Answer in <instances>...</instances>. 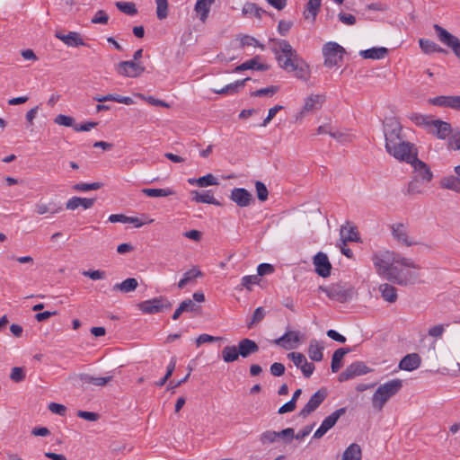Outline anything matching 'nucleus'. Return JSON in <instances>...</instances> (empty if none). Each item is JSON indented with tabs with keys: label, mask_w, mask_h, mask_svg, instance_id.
<instances>
[{
	"label": "nucleus",
	"mask_w": 460,
	"mask_h": 460,
	"mask_svg": "<svg viewBox=\"0 0 460 460\" xmlns=\"http://www.w3.org/2000/svg\"><path fill=\"white\" fill-rule=\"evenodd\" d=\"M271 51L280 68L290 73L293 72L298 79L307 80L309 67L305 60L297 54L290 43L286 40L270 39Z\"/></svg>",
	"instance_id": "1"
},
{
	"label": "nucleus",
	"mask_w": 460,
	"mask_h": 460,
	"mask_svg": "<svg viewBox=\"0 0 460 460\" xmlns=\"http://www.w3.org/2000/svg\"><path fill=\"white\" fill-rule=\"evenodd\" d=\"M372 261L376 273L386 280L387 277L390 276V272H392V269L396 266V263H401L402 266L408 268L420 269L413 260L390 251L374 253Z\"/></svg>",
	"instance_id": "2"
},
{
	"label": "nucleus",
	"mask_w": 460,
	"mask_h": 460,
	"mask_svg": "<svg viewBox=\"0 0 460 460\" xmlns=\"http://www.w3.org/2000/svg\"><path fill=\"white\" fill-rule=\"evenodd\" d=\"M402 387L401 379H393L381 385L372 396V406L377 411H382L387 401L395 395Z\"/></svg>",
	"instance_id": "3"
},
{
	"label": "nucleus",
	"mask_w": 460,
	"mask_h": 460,
	"mask_svg": "<svg viewBox=\"0 0 460 460\" xmlns=\"http://www.w3.org/2000/svg\"><path fill=\"white\" fill-rule=\"evenodd\" d=\"M386 152L400 162L410 164L417 155L418 149L414 144L402 139L385 148Z\"/></svg>",
	"instance_id": "4"
},
{
	"label": "nucleus",
	"mask_w": 460,
	"mask_h": 460,
	"mask_svg": "<svg viewBox=\"0 0 460 460\" xmlns=\"http://www.w3.org/2000/svg\"><path fill=\"white\" fill-rule=\"evenodd\" d=\"M411 268L402 266L401 263H396V266L392 269V272L389 274L390 276L387 277V280L400 286L414 284L419 278V274L415 271H411ZM412 269L415 270L414 268Z\"/></svg>",
	"instance_id": "5"
},
{
	"label": "nucleus",
	"mask_w": 460,
	"mask_h": 460,
	"mask_svg": "<svg viewBox=\"0 0 460 460\" xmlns=\"http://www.w3.org/2000/svg\"><path fill=\"white\" fill-rule=\"evenodd\" d=\"M402 127L398 119L394 117L386 118L384 121V135L385 148L403 139L402 135Z\"/></svg>",
	"instance_id": "6"
},
{
	"label": "nucleus",
	"mask_w": 460,
	"mask_h": 460,
	"mask_svg": "<svg viewBox=\"0 0 460 460\" xmlns=\"http://www.w3.org/2000/svg\"><path fill=\"white\" fill-rule=\"evenodd\" d=\"M172 302L165 296H160L137 305L138 309L146 314H158L172 308Z\"/></svg>",
	"instance_id": "7"
},
{
	"label": "nucleus",
	"mask_w": 460,
	"mask_h": 460,
	"mask_svg": "<svg viewBox=\"0 0 460 460\" xmlns=\"http://www.w3.org/2000/svg\"><path fill=\"white\" fill-rule=\"evenodd\" d=\"M345 49L336 42L329 41L323 47V55L324 57V66L332 67L338 66L342 60Z\"/></svg>",
	"instance_id": "8"
},
{
	"label": "nucleus",
	"mask_w": 460,
	"mask_h": 460,
	"mask_svg": "<svg viewBox=\"0 0 460 460\" xmlns=\"http://www.w3.org/2000/svg\"><path fill=\"white\" fill-rule=\"evenodd\" d=\"M319 289L323 291L326 296L339 303H346L353 296L354 291L352 288H346L341 284H333L330 287H319Z\"/></svg>",
	"instance_id": "9"
},
{
	"label": "nucleus",
	"mask_w": 460,
	"mask_h": 460,
	"mask_svg": "<svg viewBox=\"0 0 460 460\" xmlns=\"http://www.w3.org/2000/svg\"><path fill=\"white\" fill-rule=\"evenodd\" d=\"M433 28L438 40L448 47L460 61V40L438 24H434Z\"/></svg>",
	"instance_id": "10"
},
{
	"label": "nucleus",
	"mask_w": 460,
	"mask_h": 460,
	"mask_svg": "<svg viewBox=\"0 0 460 460\" xmlns=\"http://www.w3.org/2000/svg\"><path fill=\"white\" fill-rule=\"evenodd\" d=\"M115 70L119 75L135 78L144 73L145 66L135 60L120 61L116 65Z\"/></svg>",
	"instance_id": "11"
},
{
	"label": "nucleus",
	"mask_w": 460,
	"mask_h": 460,
	"mask_svg": "<svg viewBox=\"0 0 460 460\" xmlns=\"http://www.w3.org/2000/svg\"><path fill=\"white\" fill-rule=\"evenodd\" d=\"M279 438H282L286 443L290 442L294 438V429L287 428L281 431L266 430L260 436V442L262 445L272 444Z\"/></svg>",
	"instance_id": "12"
},
{
	"label": "nucleus",
	"mask_w": 460,
	"mask_h": 460,
	"mask_svg": "<svg viewBox=\"0 0 460 460\" xmlns=\"http://www.w3.org/2000/svg\"><path fill=\"white\" fill-rule=\"evenodd\" d=\"M370 368L362 361H356L349 365L339 376V382H345L356 376L369 373Z\"/></svg>",
	"instance_id": "13"
},
{
	"label": "nucleus",
	"mask_w": 460,
	"mask_h": 460,
	"mask_svg": "<svg viewBox=\"0 0 460 460\" xmlns=\"http://www.w3.org/2000/svg\"><path fill=\"white\" fill-rule=\"evenodd\" d=\"M346 412V408H340L334 411L332 414L327 416L320 425V427L314 433L313 438L315 439L321 438L328 430H330L338 421V420Z\"/></svg>",
	"instance_id": "14"
},
{
	"label": "nucleus",
	"mask_w": 460,
	"mask_h": 460,
	"mask_svg": "<svg viewBox=\"0 0 460 460\" xmlns=\"http://www.w3.org/2000/svg\"><path fill=\"white\" fill-rule=\"evenodd\" d=\"M391 232L394 239L407 246L411 247L416 245L418 243L412 240L409 235L408 227L403 223H395L391 226Z\"/></svg>",
	"instance_id": "15"
},
{
	"label": "nucleus",
	"mask_w": 460,
	"mask_h": 460,
	"mask_svg": "<svg viewBox=\"0 0 460 460\" xmlns=\"http://www.w3.org/2000/svg\"><path fill=\"white\" fill-rule=\"evenodd\" d=\"M415 172V176L423 183H429L433 179V172L429 166L418 158V155L410 163Z\"/></svg>",
	"instance_id": "16"
},
{
	"label": "nucleus",
	"mask_w": 460,
	"mask_h": 460,
	"mask_svg": "<svg viewBox=\"0 0 460 460\" xmlns=\"http://www.w3.org/2000/svg\"><path fill=\"white\" fill-rule=\"evenodd\" d=\"M327 396V393L325 390H318L315 392L309 399L307 403L304 406V408L299 411V416L302 418H306L313 411H314L325 400Z\"/></svg>",
	"instance_id": "17"
},
{
	"label": "nucleus",
	"mask_w": 460,
	"mask_h": 460,
	"mask_svg": "<svg viewBox=\"0 0 460 460\" xmlns=\"http://www.w3.org/2000/svg\"><path fill=\"white\" fill-rule=\"evenodd\" d=\"M315 272L322 278H327L331 274L332 264L327 255L319 252L313 260Z\"/></svg>",
	"instance_id": "18"
},
{
	"label": "nucleus",
	"mask_w": 460,
	"mask_h": 460,
	"mask_svg": "<svg viewBox=\"0 0 460 460\" xmlns=\"http://www.w3.org/2000/svg\"><path fill=\"white\" fill-rule=\"evenodd\" d=\"M429 134L436 136L438 139H446L452 133L451 124L440 119H433L429 130Z\"/></svg>",
	"instance_id": "19"
},
{
	"label": "nucleus",
	"mask_w": 460,
	"mask_h": 460,
	"mask_svg": "<svg viewBox=\"0 0 460 460\" xmlns=\"http://www.w3.org/2000/svg\"><path fill=\"white\" fill-rule=\"evenodd\" d=\"M432 105L460 111V95H441L429 100Z\"/></svg>",
	"instance_id": "20"
},
{
	"label": "nucleus",
	"mask_w": 460,
	"mask_h": 460,
	"mask_svg": "<svg viewBox=\"0 0 460 460\" xmlns=\"http://www.w3.org/2000/svg\"><path fill=\"white\" fill-rule=\"evenodd\" d=\"M230 199L241 208L248 207L253 201L252 195L244 188L233 189Z\"/></svg>",
	"instance_id": "21"
},
{
	"label": "nucleus",
	"mask_w": 460,
	"mask_h": 460,
	"mask_svg": "<svg viewBox=\"0 0 460 460\" xmlns=\"http://www.w3.org/2000/svg\"><path fill=\"white\" fill-rule=\"evenodd\" d=\"M300 341V336L298 332L288 331L281 337L276 339L274 343L281 346L286 349H294L296 343Z\"/></svg>",
	"instance_id": "22"
},
{
	"label": "nucleus",
	"mask_w": 460,
	"mask_h": 460,
	"mask_svg": "<svg viewBox=\"0 0 460 460\" xmlns=\"http://www.w3.org/2000/svg\"><path fill=\"white\" fill-rule=\"evenodd\" d=\"M326 100V96L324 94H311L305 100V104L303 106L301 115H304L307 112H313L321 109L323 102Z\"/></svg>",
	"instance_id": "23"
},
{
	"label": "nucleus",
	"mask_w": 460,
	"mask_h": 460,
	"mask_svg": "<svg viewBox=\"0 0 460 460\" xmlns=\"http://www.w3.org/2000/svg\"><path fill=\"white\" fill-rule=\"evenodd\" d=\"M55 37L60 40L67 47H79L84 46V42L81 35L77 31H70L67 34H64L61 31H57Z\"/></svg>",
	"instance_id": "24"
},
{
	"label": "nucleus",
	"mask_w": 460,
	"mask_h": 460,
	"mask_svg": "<svg viewBox=\"0 0 460 460\" xmlns=\"http://www.w3.org/2000/svg\"><path fill=\"white\" fill-rule=\"evenodd\" d=\"M420 363L421 358L418 353H410L401 359L399 368L405 371H413L420 367Z\"/></svg>",
	"instance_id": "25"
},
{
	"label": "nucleus",
	"mask_w": 460,
	"mask_h": 460,
	"mask_svg": "<svg viewBox=\"0 0 460 460\" xmlns=\"http://www.w3.org/2000/svg\"><path fill=\"white\" fill-rule=\"evenodd\" d=\"M239 355L243 358H248L252 354L257 353L260 349L258 344L248 338L242 339L237 345Z\"/></svg>",
	"instance_id": "26"
},
{
	"label": "nucleus",
	"mask_w": 460,
	"mask_h": 460,
	"mask_svg": "<svg viewBox=\"0 0 460 460\" xmlns=\"http://www.w3.org/2000/svg\"><path fill=\"white\" fill-rule=\"evenodd\" d=\"M62 210L63 207L55 201H49V203L38 202L35 204V211L40 216L45 214L55 215Z\"/></svg>",
	"instance_id": "27"
},
{
	"label": "nucleus",
	"mask_w": 460,
	"mask_h": 460,
	"mask_svg": "<svg viewBox=\"0 0 460 460\" xmlns=\"http://www.w3.org/2000/svg\"><path fill=\"white\" fill-rule=\"evenodd\" d=\"M321 4L322 0H308L303 12L305 20L310 21L314 23L320 12Z\"/></svg>",
	"instance_id": "28"
},
{
	"label": "nucleus",
	"mask_w": 460,
	"mask_h": 460,
	"mask_svg": "<svg viewBox=\"0 0 460 460\" xmlns=\"http://www.w3.org/2000/svg\"><path fill=\"white\" fill-rule=\"evenodd\" d=\"M260 56H255L250 60L245 61L244 63L234 67L233 72L238 73L247 69H255L259 71H266L269 69V66L267 64H259Z\"/></svg>",
	"instance_id": "29"
},
{
	"label": "nucleus",
	"mask_w": 460,
	"mask_h": 460,
	"mask_svg": "<svg viewBox=\"0 0 460 460\" xmlns=\"http://www.w3.org/2000/svg\"><path fill=\"white\" fill-rule=\"evenodd\" d=\"M78 378L83 384L93 385L96 386H105L109 382L113 379V376H93L89 374H80Z\"/></svg>",
	"instance_id": "30"
},
{
	"label": "nucleus",
	"mask_w": 460,
	"mask_h": 460,
	"mask_svg": "<svg viewBox=\"0 0 460 460\" xmlns=\"http://www.w3.org/2000/svg\"><path fill=\"white\" fill-rule=\"evenodd\" d=\"M95 199H87L81 197H72L66 204V208L68 210H75L79 207H83L84 209H88L93 206Z\"/></svg>",
	"instance_id": "31"
},
{
	"label": "nucleus",
	"mask_w": 460,
	"mask_h": 460,
	"mask_svg": "<svg viewBox=\"0 0 460 460\" xmlns=\"http://www.w3.org/2000/svg\"><path fill=\"white\" fill-rule=\"evenodd\" d=\"M192 200L197 203H206L212 204L216 206H219L220 203L214 198L212 190H205L203 192H199L197 190L191 191Z\"/></svg>",
	"instance_id": "32"
},
{
	"label": "nucleus",
	"mask_w": 460,
	"mask_h": 460,
	"mask_svg": "<svg viewBox=\"0 0 460 460\" xmlns=\"http://www.w3.org/2000/svg\"><path fill=\"white\" fill-rule=\"evenodd\" d=\"M200 309V306L196 305L191 299L183 300L180 305L174 311L172 318V320H177L181 316L182 313L189 312H198Z\"/></svg>",
	"instance_id": "33"
},
{
	"label": "nucleus",
	"mask_w": 460,
	"mask_h": 460,
	"mask_svg": "<svg viewBox=\"0 0 460 460\" xmlns=\"http://www.w3.org/2000/svg\"><path fill=\"white\" fill-rule=\"evenodd\" d=\"M251 80L250 77H246L243 80H237L234 83L226 84L221 89H213L212 92L217 94H234L238 93L240 88H243L245 85L247 81Z\"/></svg>",
	"instance_id": "34"
},
{
	"label": "nucleus",
	"mask_w": 460,
	"mask_h": 460,
	"mask_svg": "<svg viewBox=\"0 0 460 460\" xmlns=\"http://www.w3.org/2000/svg\"><path fill=\"white\" fill-rule=\"evenodd\" d=\"M215 0H197L194 10L199 15L201 22H205L208 17L211 5Z\"/></svg>",
	"instance_id": "35"
},
{
	"label": "nucleus",
	"mask_w": 460,
	"mask_h": 460,
	"mask_svg": "<svg viewBox=\"0 0 460 460\" xmlns=\"http://www.w3.org/2000/svg\"><path fill=\"white\" fill-rule=\"evenodd\" d=\"M419 46L421 51L427 55L446 52V50L443 49L438 44H437L433 40L424 38L419 40Z\"/></svg>",
	"instance_id": "36"
},
{
	"label": "nucleus",
	"mask_w": 460,
	"mask_h": 460,
	"mask_svg": "<svg viewBox=\"0 0 460 460\" xmlns=\"http://www.w3.org/2000/svg\"><path fill=\"white\" fill-rule=\"evenodd\" d=\"M341 239L343 243L359 241L358 232L356 226H342L340 231Z\"/></svg>",
	"instance_id": "37"
},
{
	"label": "nucleus",
	"mask_w": 460,
	"mask_h": 460,
	"mask_svg": "<svg viewBox=\"0 0 460 460\" xmlns=\"http://www.w3.org/2000/svg\"><path fill=\"white\" fill-rule=\"evenodd\" d=\"M439 185L442 189L450 190L460 193V178L455 175L444 176L440 180Z\"/></svg>",
	"instance_id": "38"
},
{
	"label": "nucleus",
	"mask_w": 460,
	"mask_h": 460,
	"mask_svg": "<svg viewBox=\"0 0 460 460\" xmlns=\"http://www.w3.org/2000/svg\"><path fill=\"white\" fill-rule=\"evenodd\" d=\"M323 346L316 340H311L308 347V356L313 361H322Z\"/></svg>",
	"instance_id": "39"
},
{
	"label": "nucleus",
	"mask_w": 460,
	"mask_h": 460,
	"mask_svg": "<svg viewBox=\"0 0 460 460\" xmlns=\"http://www.w3.org/2000/svg\"><path fill=\"white\" fill-rule=\"evenodd\" d=\"M408 118L418 127L423 128L426 131L429 130L432 120L434 119L430 115H423L420 113H411Z\"/></svg>",
	"instance_id": "40"
},
{
	"label": "nucleus",
	"mask_w": 460,
	"mask_h": 460,
	"mask_svg": "<svg viewBox=\"0 0 460 460\" xmlns=\"http://www.w3.org/2000/svg\"><path fill=\"white\" fill-rule=\"evenodd\" d=\"M388 53V49L384 47L371 48L368 49L361 50L359 55L364 58L368 59H382Z\"/></svg>",
	"instance_id": "41"
},
{
	"label": "nucleus",
	"mask_w": 460,
	"mask_h": 460,
	"mask_svg": "<svg viewBox=\"0 0 460 460\" xmlns=\"http://www.w3.org/2000/svg\"><path fill=\"white\" fill-rule=\"evenodd\" d=\"M379 291L384 300L389 303H394L397 300V289L394 286L388 283L381 284Z\"/></svg>",
	"instance_id": "42"
},
{
	"label": "nucleus",
	"mask_w": 460,
	"mask_h": 460,
	"mask_svg": "<svg viewBox=\"0 0 460 460\" xmlns=\"http://www.w3.org/2000/svg\"><path fill=\"white\" fill-rule=\"evenodd\" d=\"M350 352L349 348H340L334 351L332 358V371L333 373H336L339 371V369L341 367V361L343 359V357Z\"/></svg>",
	"instance_id": "43"
},
{
	"label": "nucleus",
	"mask_w": 460,
	"mask_h": 460,
	"mask_svg": "<svg viewBox=\"0 0 460 460\" xmlns=\"http://www.w3.org/2000/svg\"><path fill=\"white\" fill-rule=\"evenodd\" d=\"M138 282L135 278H128L120 283H117L113 286V290L120 291L122 293H129L137 289Z\"/></svg>",
	"instance_id": "44"
},
{
	"label": "nucleus",
	"mask_w": 460,
	"mask_h": 460,
	"mask_svg": "<svg viewBox=\"0 0 460 460\" xmlns=\"http://www.w3.org/2000/svg\"><path fill=\"white\" fill-rule=\"evenodd\" d=\"M361 456L359 445L352 443L344 451L342 460H361Z\"/></svg>",
	"instance_id": "45"
},
{
	"label": "nucleus",
	"mask_w": 460,
	"mask_h": 460,
	"mask_svg": "<svg viewBox=\"0 0 460 460\" xmlns=\"http://www.w3.org/2000/svg\"><path fill=\"white\" fill-rule=\"evenodd\" d=\"M202 275V272L198 268L193 267L183 274L182 279L178 282V288H183L191 280L201 277Z\"/></svg>",
	"instance_id": "46"
},
{
	"label": "nucleus",
	"mask_w": 460,
	"mask_h": 460,
	"mask_svg": "<svg viewBox=\"0 0 460 460\" xmlns=\"http://www.w3.org/2000/svg\"><path fill=\"white\" fill-rule=\"evenodd\" d=\"M222 358L226 363H231L238 359L239 352L236 346H226L222 349Z\"/></svg>",
	"instance_id": "47"
},
{
	"label": "nucleus",
	"mask_w": 460,
	"mask_h": 460,
	"mask_svg": "<svg viewBox=\"0 0 460 460\" xmlns=\"http://www.w3.org/2000/svg\"><path fill=\"white\" fill-rule=\"evenodd\" d=\"M142 193H144L147 197L157 198V197H168L174 194V191L172 189H150L146 188L143 189Z\"/></svg>",
	"instance_id": "48"
},
{
	"label": "nucleus",
	"mask_w": 460,
	"mask_h": 460,
	"mask_svg": "<svg viewBox=\"0 0 460 460\" xmlns=\"http://www.w3.org/2000/svg\"><path fill=\"white\" fill-rule=\"evenodd\" d=\"M116 7L128 15H136L137 13V9L136 4L133 2H116Z\"/></svg>",
	"instance_id": "49"
},
{
	"label": "nucleus",
	"mask_w": 460,
	"mask_h": 460,
	"mask_svg": "<svg viewBox=\"0 0 460 460\" xmlns=\"http://www.w3.org/2000/svg\"><path fill=\"white\" fill-rule=\"evenodd\" d=\"M243 13L244 14L254 15L257 18H261L264 11L259 7L256 4L246 3L243 7Z\"/></svg>",
	"instance_id": "50"
},
{
	"label": "nucleus",
	"mask_w": 460,
	"mask_h": 460,
	"mask_svg": "<svg viewBox=\"0 0 460 460\" xmlns=\"http://www.w3.org/2000/svg\"><path fill=\"white\" fill-rule=\"evenodd\" d=\"M102 187V183L101 182H93V183H84L80 182L76 183L73 186V189L77 191L86 192L89 190H96Z\"/></svg>",
	"instance_id": "51"
},
{
	"label": "nucleus",
	"mask_w": 460,
	"mask_h": 460,
	"mask_svg": "<svg viewBox=\"0 0 460 460\" xmlns=\"http://www.w3.org/2000/svg\"><path fill=\"white\" fill-rule=\"evenodd\" d=\"M156 15L159 20H164L168 16V0H155Z\"/></svg>",
	"instance_id": "52"
},
{
	"label": "nucleus",
	"mask_w": 460,
	"mask_h": 460,
	"mask_svg": "<svg viewBox=\"0 0 460 460\" xmlns=\"http://www.w3.org/2000/svg\"><path fill=\"white\" fill-rule=\"evenodd\" d=\"M421 181L417 177H413L412 180L409 182L407 192L410 195L421 194L423 192V189L421 188Z\"/></svg>",
	"instance_id": "53"
},
{
	"label": "nucleus",
	"mask_w": 460,
	"mask_h": 460,
	"mask_svg": "<svg viewBox=\"0 0 460 460\" xmlns=\"http://www.w3.org/2000/svg\"><path fill=\"white\" fill-rule=\"evenodd\" d=\"M154 222L153 218H150L147 215L143 214L141 217H128V223L133 224L135 227H141L144 225L151 224Z\"/></svg>",
	"instance_id": "54"
},
{
	"label": "nucleus",
	"mask_w": 460,
	"mask_h": 460,
	"mask_svg": "<svg viewBox=\"0 0 460 460\" xmlns=\"http://www.w3.org/2000/svg\"><path fill=\"white\" fill-rule=\"evenodd\" d=\"M196 184L199 187H208V186L217 185V184H218V181L213 174L208 173L207 175H204V176L197 179Z\"/></svg>",
	"instance_id": "55"
},
{
	"label": "nucleus",
	"mask_w": 460,
	"mask_h": 460,
	"mask_svg": "<svg viewBox=\"0 0 460 460\" xmlns=\"http://www.w3.org/2000/svg\"><path fill=\"white\" fill-rule=\"evenodd\" d=\"M279 92V86L271 85L266 88H261L251 93L252 96L262 97V96H272Z\"/></svg>",
	"instance_id": "56"
},
{
	"label": "nucleus",
	"mask_w": 460,
	"mask_h": 460,
	"mask_svg": "<svg viewBox=\"0 0 460 460\" xmlns=\"http://www.w3.org/2000/svg\"><path fill=\"white\" fill-rule=\"evenodd\" d=\"M265 316V310L263 307H257L252 316L251 321L247 323V327L251 329L254 324L261 322Z\"/></svg>",
	"instance_id": "57"
},
{
	"label": "nucleus",
	"mask_w": 460,
	"mask_h": 460,
	"mask_svg": "<svg viewBox=\"0 0 460 460\" xmlns=\"http://www.w3.org/2000/svg\"><path fill=\"white\" fill-rule=\"evenodd\" d=\"M255 190L257 198L260 201H265L268 199L269 191L266 185L263 182L257 181L255 182Z\"/></svg>",
	"instance_id": "58"
},
{
	"label": "nucleus",
	"mask_w": 460,
	"mask_h": 460,
	"mask_svg": "<svg viewBox=\"0 0 460 460\" xmlns=\"http://www.w3.org/2000/svg\"><path fill=\"white\" fill-rule=\"evenodd\" d=\"M260 281L259 275H247L242 278L241 285L248 290H252V286Z\"/></svg>",
	"instance_id": "59"
},
{
	"label": "nucleus",
	"mask_w": 460,
	"mask_h": 460,
	"mask_svg": "<svg viewBox=\"0 0 460 460\" xmlns=\"http://www.w3.org/2000/svg\"><path fill=\"white\" fill-rule=\"evenodd\" d=\"M451 134L452 135L450 136L447 141L448 148L454 151H458L460 150V131L457 130Z\"/></svg>",
	"instance_id": "60"
},
{
	"label": "nucleus",
	"mask_w": 460,
	"mask_h": 460,
	"mask_svg": "<svg viewBox=\"0 0 460 460\" xmlns=\"http://www.w3.org/2000/svg\"><path fill=\"white\" fill-rule=\"evenodd\" d=\"M54 121L58 125H61V126H65V127H73L74 128L75 126L74 118L67 116V115H64V114L58 115L55 118Z\"/></svg>",
	"instance_id": "61"
},
{
	"label": "nucleus",
	"mask_w": 460,
	"mask_h": 460,
	"mask_svg": "<svg viewBox=\"0 0 460 460\" xmlns=\"http://www.w3.org/2000/svg\"><path fill=\"white\" fill-rule=\"evenodd\" d=\"M240 43H241L242 48H243L245 46L252 45V46L260 48L261 49H264L263 44H261L255 38L249 36V35L243 36L241 38Z\"/></svg>",
	"instance_id": "62"
},
{
	"label": "nucleus",
	"mask_w": 460,
	"mask_h": 460,
	"mask_svg": "<svg viewBox=\"0 0 460 460\" xmlns=\"http://www.w3.org/2000/svg\"><path fill=\"white\" fill-rule=\"evenodd\" d=\"M288 358L293 361L297 368H300L304 362L306 361L305 356L300 352H290L288 354Z\"/></svg>",
	"instance_id": "63"
},
{
	"label": "nucleus",
	"mask_w": 460,
	"mask_h": 460,
	"mask_svg": "<svg viewBox=\"0 0 460 460\" xmlns=\"http://www.w3.org/2000/svg\"><path fill=\"white\" fill-rule=\"evenodd\" d=\"M10 378L13 382H16V383L22 382L25 378V374H24L23 369L19 367H13L11 374H10Z\"/></svg>",
	"instance_id": "64"
}]
</instances>
